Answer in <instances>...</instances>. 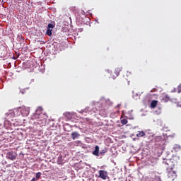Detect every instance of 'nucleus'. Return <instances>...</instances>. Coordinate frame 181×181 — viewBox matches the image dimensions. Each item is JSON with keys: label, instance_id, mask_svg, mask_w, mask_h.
I'll return each instance as SVG.
<instances>
[{"label": "nucleus", "instance_id": "f257e3e1", "mask_svg": "<svg viewBox=\"0 0 181 181\" xmlns=\"http://www.w3.org/2000/svg\"><path fill=\"white\" fill-rule=\"evenodd\" d=\"M180 158L177 156H174L171 159H164L163 163L165 165V168L168 170V176L170 180L173 181L177 175H176V172L173 170L175 165L177 163V160H179Z\"/></svg>", "mask_w": 181, "mask_h": 181}, {"label": "nucleus", "instance_id": "f03ea898", "mask_svg": "<svg viewBox=\"0 0 181 181\" xmlns=\"http://www.w3.org/2000/svg\"><path fill=\"white\" fill-rule=\"evenodd\" d=\"M92 105L95 107L92 109L93 112H97V111L101 112V111L108 110V108L112 105V103L108 98L105 99V98H101L99 102H92Z\"/></svg>", "mask_w": 181, "mask_h": 181}, {"label": "nucleus", "instance_id": "7ed1b4c3", "mask_svg": "<svg viewBox=\"0 0 181 181\" xmlns=\"http://www.w3.org/2000/svg\"><path fill=\"white\" fill-rule=\"evenodd\" d=\"M42 110L41 107H38L35 113L31 117L32 119H36L37 124L40 127H45L47 122V115L42 113Z\"/></svg>", "mask_w": 181, "mask_h": 181}, {"label": "nucleus", "instance_id": "20e7f679", "mask_svg": "<svg viewBox=\"0 0 181 181\" xmlns=\"http://www.w3.org/2000/svg\"><path fill=\"white\" fill-rule=\"evenodd\" d=\"M15 111H18L17 110H11L8 113H6V119L4 120V124L1 123L0 127H4L6 129L9 128V127H12V125H15V119H12L15 117Z\"/></svg>", "mask_w": 181, "mask_h": 181}, {"label": "nucleus", "instance_id": "39448f33", "mask_svg": "<svg viewBox=\"0 0 181 181\" xmlns=\"http://www.w3.org/2000/svg\"><path fill=\"white\" fill-rule=\"evenodd\" d=\"M13 140V134L9 132H3L0 134V142H11Z\"/></svg>", "mask_w": 181, "mask_h": 181}, {"label": "nucleus", "instance_id": "423d86ee", "mask_svg": "<svg viewBox=\"0 0 181 181\" xmlns=\"http://www.w3.org/2000/svg\"><path fill=\"white\" fill-rule=\"evenodd\" d=\"M17 111H20L23 117H28V115H29V112H30V109L29 107L22 106L17 109Z\"/></svg>", "mask_w": 181, "mask_h": 181}, {"label": "nucleus", "instance_id": "0eeeda50", "mask_svg": "<svg viewBox=\"0 0 181 181\" xmlns=\"http://www.w3.org/2000/svg\"><path fill=\"white\" fill-rule=\"evenodd\" d=\"M17 156H18V154L16 153V152L9 151L6 153V158L7 159H10V160H15Z\"/></svg>", "mask_w": 181, "mask_h": 181}, {"label": "nucleus", "instance_id": "6e6552de", "mask_svg": "<svg viewBox=\"0 0 181 181\" xmlns=\"http://www.w3.org/2000/svg\"><path fill=\"white\" fill-rule=\"evenodd\" d=\"M6 56V47L0 44V58L5 59Z\"/></svg>", "mask_w": 181, "mask_h": 181}, {"label": "nucleus", "instance_id": "1a4fd4ad", "mask_svg": "<svg viewBox=\"0 0 181 181\" xmlns=\"http://www.w3.org/2000/svg\"><path fill=\"white\" fill-rule=\"evenodd\" d=\"M99 177L103 179V180H107L108 178V173L103 170H99Z\"/></svg>", "mask_w": 181, "mask_h": 181}, {"label": "nucleus", "instance_id": "9d476101", "mask_svg": "<svg viewBox=\"0 0 181 181\" xmlns=\"http://www.w3.org/2000/svg\"><path fill=\"white\" fill-rule=\"evenodd\" d=\"M53 28H54V25L52 23L48 24L47 32H46V34L48 36H50L52 35V31L53 30Z\"/></svg>", "mask_w": 181, "mask_h": 181}, {"label": "nucleus", "instance_id": "9b49d317", "mask_svg": "<svg viewBox=\"0 0 181 181\" xmlns=\"http://www.w3.org/2000/svg\"><path fill=\"white\" fill-rule=\"evenodd\" d=\"M156 141V145H162L163 144V139L160 136H158L155 139Z\"/></svg>", "mask_w": 181, "mask_h": 181}, {"label": "nucleus", "instance_id": "f8f14e48", "mask_svg": "<svg viewBox=\"0 0 181 181\" xmlns=\"http://www.w3.org/2000/svg\"><path fill=\"white\" fill-rule=\"evenodd\" d=\"M71 136L72 139L75 141V139H78V138L80 137V134H78V132H74L71 133Z\"/></svg>", "mask_w": 181, "mask_h": 181}, {"label": "nucleus", "instance_id": "ddd939ff", "mask_svg": "<svg viewBox=\"0 0 181 181\" xmlns=\"http://www.w3.org/2000/svg\"><path fill=\"white\" fill-rule=\"evenodd\" d=\"M92 153L95 156H100V147L98 146H95V150L93 151Z\"/></svg>", "mask_w": 181, "mask_h": 181}, {"label": "nucleus", "instance_id": "4468645a", "mask_svg": "<svg viewBox=\"0 0 181 181\" xmlns=\"http://www.w3.org/2000/svg\"><path fill=\"white\" fill-rule=\"evenodd\" d=\"M64 162H65V160H64V158H63V156H59L58 160H57L58 165H63L64 163Z\"/></svg>", "mask_w": 181, "mask_h": 181}, {"label": "nucleus", "instance_id": "2eb2a0df", "mask_svg": "<svg viewBox=\"0 0 181 181\" xmlns=\"http://www.w3.org/2000/svg\"><path fill=\"white\" fill-rule=\"evenodd\" d=\"M64 115L67 118V119H71L73 118V113L71 112H65Z\"/></svg>", "mask_w": 181, "mask_h": 181}, {"label": "nucleus", "instance_id": "dca6fc26", "mask_svg": "<svg viewBox=\"0 0 181 181\" xmlns=\"http://www.w3.org/2000/svg\"><path fill=\"white\" fill-rule=\"evenodd\" d=\"M158 105V100H152L151 103V108H155Z\"/></svg>", "mask_w": 181, "mask_h": 181}, {"label": "nucleus", "instance_id": "f3484780", "mask_svg": "<svg viewBox=\"0 0 181 181\" xmlns=\"http://www.w3.org/2000/svg\"><path fill=\"white\" fill-rule=\"evenodd\" d=\"M145 136V133L144 132H138L136 136L137 138H141V136Z\"/></svg>", "mask_w": 181, "mask_h": 181}, {"label": "nucleus", "instance_id": "a211bd4d", "mask_svg": "<svg viewBox=\"0 0 181 181\" xmlns=\"http://www.w3.org/2000/svg\"><path fill=\"white\" fill-rule=\"evenodd\" d=\"M88 110H90L89 107H86L84 110H81L79 111L80 114H84V112H88Z\"/></svg>", "mask_w": 181, "mask_h": 181}, {"label": "nucleus", "instance_id": "6ab92c4d", "mask_svg": "<svg viewBox=\"0 0 181 181\" xmlns=\"http://www.w3.org/2000/svg\"><path fill=\"white\" fill-rule=\"evenodd\" d=\"M173 149L177 152V151H180V146L178 144H175V146L173 147Z\"/></svg>", "mask_w": 181, "mask_h": 181}, {"label": "nucleus", "instance_id": "aec40b11", "mask_svg": "<svg viewBox=\"0 0 181 181\" xmlns=\"http://www.w3.org/2000/svg\"><path fill=\"white\" fill-rule=\"evenodd\" d=\"M169 100V96L168 95H166L164 98H163L162 100L164 102V103H168Z\"/></svg>", "mask_w": 181, "mask_h": 181}, {"label": "nucleus", "instance_id": "412c9836", "mask_svg": "<svg viewBox=\"0 0 181 181\" xmlns=\"http://www.w3.org/2000/svg\"><path fill=\"white\" fill-rule=\"evenodd\" d=\"M119 71H121V69H119V68L115 69V73L116 76H119Z\"/></svg>", "mask_w": 181, "mask_h": 181}, {"label": "nucleus", "instance_id": "4be33fe9", "mask_svg": "<svg viewBox=\"0 0 181 181\" xmlns=\"http://www.w3.org/2000/svg\"><path fill=\"white\" fill-rule=\"evenodd\" d=\"M121 122L123 125H126V124H128V120L127 119H121Z\"/></svg>", "mask_w": 181, "mask_h": 181}, {"label": "nucleus", "instance_id": "5701e85b", "mask_svg": "<svg viewBox=\"0 0 181 181\" xmlns=\"http://www.w3.org/2000/svg\"><path fill=\"white\" fill-rule=\"evenodd\" d=\"M42 176V173L38 172L36 173V177L35 179H37V180H39V178Z\"/></svg>", "mask_w": 181, "mask_h": 181}, {"label": "nucleus", "instance_id": "b1692460", "mask_svg": "<svg viewBox=\"0 0 181 181\" xmlns=\"http://www.w3.org/2000/svg\"><path fill=\"white\" fill-rule=\"evenodd\" d=\"M173 103H175V104H177V107H181V103L180 102H176V99H174L173 100Z\"/></svg>", "mask_w": 181, "mask_h": 181}, {"label": "nucleus", "instance_id": "393cba45", "mask_svg": "<svg viewBox=\"0 0 181 181\" xmlns=\"http://www.w3.org/2000/svg\"><path fill=\"white\" fill-rule=\"evenodd\" d=\"M139 96V95H138V93L133 94V98H134L135 100H138Z\"/></svg>", "mask_w": 181, "mask_h": 181}, {"label": "nucleus", "instance_id": "a878e982", "mask_svg": "<svg viewBox=\"0 0 181 181\" xmlns=\"http://www.w3.org/2000/svg\"><path fill=\"white\" fill-rule=\"evenodd\" d=\"M157 124H158V125H160V127H162V124H163L162 120L158 119L157 120Z\"/></svg>", "mask_w": 181, "mask_h": 181}, {"label": "nucleus", "instance_id": "bb28decb", "mask_svg": "<svg viewBox=\"0 0 181 181\" xmlns=\"http://www.w3.org/2000/svg\"><path fill=\"white\" fill-rule=\"evenodd\" d=\"M177 90H178V93H181V84L178 86Z\"/></svg>", "mask_w": 181, "mask_h": 181}, {"label": "nucleus", "instance_id": "cd10ccee", "mask_svg": "<svg viewBox=\"0 0 181 181\" xmlns=\"http://www.w3.org/2000/svg\"><path fill=\"white\" fill-rule=\"evenodd\" d=\"M104 153H105V150H103V151L100 152V154L103 155V154H104Z\"/></svg>", "mask_w": 181, "mask_h": 181}, {"label": "nucleus", "instance_id": "c85d7f7f", "mask_svg": "<svg viewBox=\"0 0 181 181\" xmlns=\"http://www.w3.org/2000/svg\"><path fill=\"white\" fill-rule=\"evenodd\" d=\"M36 180H37L36 179V177H33L30 181H36Z\"/></svg>", "mask_w": 181, "mask_h": 181}, {"label": "nucleus", "instance_id": "c756f323", "mask_svg": "<svg viewBox=\"0 0 181 181\" xmlns=\"http://www.w3.org/2000/svg\"><path fill=\"white\" fill-rule=\"evenodd\" d=\"M21 93L22 94H25V90H21Z\"/></svg>", "mask_w": 181, "mask_h": 181}, {"label": "nucleus", "instance_id": "7c9ffc66", "mask_svg": "<svg viewBox=\"0 0 181 181\" xmlns=\"http://www.w3.org/2000/svg\"><path fill=\"white\" fill-rule=\"evenodd\" d=\"M129 119H134V117L131 116Z\"/></svg>", "mask_w": 181, "mask_h": 181}, {"label": "nucleus", "instance_id": "2f4dec72", "mask_svg": "<svg viewBox=\"0 0 181 181\" xmlns=\"http://www.w3.org/2000/svg\"><path fill=\"white\" fill-rule=\"evenodd\" d=\"M107 71L109 73V74L111 73V71L107 70Z\"/></svg>", "mask_w": 181, "mask_h": 181}, {"label": "nucleus", "instance_id": "473e14b6", "mask_svg": "<svg viewBox=\"0 0 181 181\" xmlns=\"http://www.w3.org/2000/svg\"><path fill=\"white\" fill-rule=\"evenodd\" d=\"M121 106V105H117V108H119V107Z\"/></svg>", "mask_w": 181, "mask_h": 181}, {"label": "nucleus", "instance_id": "72a5a7b5", "mask_svg": "<svg viewBox=\"0 0 181 181\" xmlns=\"http://www.w3.org/2000/svg\"><path fill=\"white\" fill-rule=\"evenodd\" d=\"M96 22L98 23V20H96Z\"/></svg>", "mask_w": 181, "mask_h": 181}, {"label": "nucleus", "instance_id": "f704fd0d", "mask_svg": "<svg viewBox=\"0 0 181 181\" xmlns=\"http://www.w3.org/2000/svg\"><path fill=\"white\" fill-rule=\"evenodd\" d=\"M113 78V80H115V78Z\"/></svg>", "mask_w": 181, "mask_h": 181}]
</instances>
